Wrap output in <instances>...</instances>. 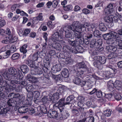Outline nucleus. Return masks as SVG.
<instances>
[{
    "mask_svg": "<svg viewBox=\"0 0 122 122\" xmlns=\"http://www.w3.org/2000/svg\"><path fill=\"white\" fill-rule=\"evenodd\" d=\"M81 33L79 32L78 33H75V37L77 39H80L79 41V42L80 43L82 40L81 39L82 37V35Z\"/></svg>",
    "mask_w": 122,
    "mask_h": 122,
    "instance_id": "2f4dec72",
    "label": "nucleus"
},
{
    "mask_svg": "<svg viewBox=\"0 0 122 122\" xmlns=\"http://www.w3.org/2000/svg\"><path fill=\"white\" fill-rule=\"evenodd\" d=\"M17 102L13 99H9L7 102L8 105L10 106L14 107L15 106Z\"/></svg>",
    "mask_w": 122,
    "mask_h": 122,
    "instance_id": "4be33fe9",
    "label": "nucleus"
},
{
    "mask_svg": "<svg viewBox=\"0 0 122 122\" xmlns=\"http://www.w3.org/2000/svg\"><path fill=\"white\" fill-rule=\"evenodd\" d=\"M95 61L93 62V65L96 67H97L99 69H101L102 67V64L99 61L97 60H94Z\"/></svg>",
    "mask_w": 122,
    "mask_h": 122,
    "instance_id": "a878e982",
    "label": "nucleus"
},
{
    "mask_svg": "<svg viewBox=\"0 0 122 122\" xmlns=\"http://www.w3.org/2000/svg\"><path fill=\"white\" fill-rule=\"evenodd\" d=\"M63 30L65 33V36L66 38H71V35L70 32V31L69 30L67 29V30H65L64 27Z\"/></svg>",
    "mask_w": 122,
    "mask_h": 122,
    "instance_id": "bb28decb",
    "label": "nucleus"
},
{
    "mask_svg": "<svg viewBox=\"0 0 122 122\" xmlns=\"http://www.w3.org/2000/svg\"><path fill=\"white\" fill-rule=\"evenodd\" d=\"M53 49H55L57 50H60L61 47L60 44L59 43L56 42L53 43L52 46Z\"/></svg>",
    "mask_w": 122,
    "mask_h": 122,
    "instance_id": "b1692460",
    "label": "nucleus"
},
{
    "mask_svg": "<svg viewBox=\"0 0 122 122\" xmlns=\"http://www.w3.org/2000/svg\"><path fill=\"white\" fill-rule=\"evenodd\" d=\"M61 75L65 78L69 76V72L68 70L66 68H64L61 72Z\"/></svg>",
    "mask_w": 122,
    "mask_h": 122,
    "instance_id": "393cba45",
    "label": "nucleus"
},
{
    "mask_svg": "<svg viewBox=\"0 0 122 122\" xmlns=\"http://www.w3.org/2000/svg\"><path fill=\"white\" fill-rule=\"evenodd\" d=\"M106 49L108 51L113 53L117 51V47L113 45H110L107 46Z\"/></svg>",
    "mask_w": 122,
    "mask_h": 122,
    "instance_id": "2eb2a0df",
    "label": "nucleus"
},
{
    "mask_svg": "<svg viewBox=\"0 0 122 122\" xmlns=\"http://www.w3.org/2000/svg\"><path fill=\"white\" fill-rule=\"evenodd\" d=\"M89 23L85 22L84 24H81L79 26L78 31L81 33H82L86 31V27H89Z\"/></svg>",
    "mask_w": 122,
    "mask_h": 122,
    "instance_id": "9d476101",
    "label": "nucleus"
},
{
    "mask_svg": "<svg viewBox=\"0 0 122 122\" xmlns=\"http://www.w3.org/2000/svg\"><path fill=\"white\" fill-rule=\"evenodd\" d=\"M18 72L14 68L11 67L8 69V71H5L2 74L4 78L7 79L15 80V77L17 78H21L23 75L20 70H18Z\"/></svg>",
    "mask_w": 122,
    "mask_h": 122,
    "instance_id": "f03ea898",
    "label": "nucleus"
},
{
    "mask_svg": "<svg viewBox=\"0 0 122 122\" xmlns=\"http://www.w3.org/2000/svg\"><path fill=\"white\" fill-rule=\"evenodd\" d=\"M116 56V55L115 54L112 53L108 55L107 56V57L108 59H110L112 58H115Z\"/></svg>",
    "mask_w": 122,
    "mask_h": 122,
    "instance_id": "de8ad7c7",
    "label": "nucleus"
},
{
    "mask_svg": "<svg viewBox=\"0 0 122 122\" xmlns=\"http://www.w3.org/2000/svg\"><path fill=\"white\" fill-rule=\"evenodd\" d=\"M103 113L105 116L109 117L110 116L111 112L110 109H108L104 111Z\"/></svg>",
    "mask_w": 122,
    "mask_h": 122,
    "instance_id": "4c0bfd02",
    "label": "nucleus"
},
{
    "mask_svg": "<svg viewBox=\"0 0 122 122\" xmlns=\"http://www.w3.org/2000/svg\"><path fill=\"white\" fill-rule=\"evenodd\" d=\"M86 122H94V117H86Z\"/></svg>",
    "mask_w": 122,
    "mask_h": 122,
    "instance_id": "79ce46f5",
    "label": "nucleus"
},
{
    "mask_svg": "<svg viewBox=\"0 0 122 122\" xmlns=\"http://www.w3.org/2000/svg\"><path fill=\"white\" fill-rule=\"evenodd\" d=\"M87 82L86 81H80V83L79 85H81V87L83 86H86V83Z\"/></svg>",
    "mask_w": 122,
    "mask_h": 122,
    "instance_id": "69168bd1",
    "label": "nucleus"
},
{
    "mask_svg": "<svg viewBox=\"0 0 122 122\" xmlns=\"http://www.w3.org/2000/svg\"><path fill=\"white\" fill-rule=\"evenodd\" d=\"M29 62H30L28 66H30V67L34 68H35L36 66H35V65L34 64V63L33 61L31 60H30L29 61Z\"/></svg>",
    "mask_w": 122,
    "mask_h": 122,
    "instance_id": "052dcab7",
    "label": "nucleus"
},
{
    "mask_svg": "<svg viewBox=\"0 0 122 122\" xmlns=\"http://www.w3.org/2000/svg\"><path fill=\"white\" fill-rule=\"evenodd\" d=\"M48 115L50 118L57 119L58 114L56 111L50 110L48 112Z\"/></svg>",
    "mask_w": 122,
    "mask_h": 122,
    "instance_id": "9b49d317",
    "label": "nucleus"
},
{
    "mask_svg": "<svg viewBox=\"0 0 122 122\" xmlns=\"http://www.w3.org/2000/svg\"><path fill=\"white\" fill-rule=\"evenodd\" d=\"M63 8L65 10L68 11L72 9V6L71 5H69L65 6H64Z\"/></svg>",
    "mask_w": 122,
    "mask_h": 122,
    "instance_id": "a18cd8bd",
    "label": "nucleus"
},
{
    "mask_svg": "<svg viewBox=\"0 0 122 122\" xmlns=\"http://www.w3.org/2000/svg\"><path fill=\"white\" fill-rule=\"evenodd\" d=\"M52 76L54 78L56 79L57 80L61 81L62 79V77H63L62 75L61 74H59L56 75H53Z\"/></svg>",
    "mask_w": 122,
    "mask_h": 122,
    "instance_id": "f704fd0d",
    "label": "nucleus"
},
{
    "mask_svg": "<svg viewBox=\"0 0 122 122\" xmlns=\"http://www.w3.org/2000/svg\"><path fill=\"white\" fill-rule=\"evenodd\" d=\"M116 44L120 48L122 49V40L117 39L116 40Z\"/></svg>",
    "mask_w": 122,
    "mask_h": 122,
    "instance_id": "c9c22d12",
    "label": "nucleus"
},
{
    "mask_svg": "<svg viewBox=\"0 0 122 122\" xmlns=\"http://www.w3.org/2000/svg\"><path fill=\"white\" fill-rule=\"evenodd\" d=\"M48 97V101H50L52 103H55L57 101L52 95H49Z\"/></svg>",
    "mask_w": 122,
    "mask_h": 122,
    "instance_id": "72a5a7b5",
    "label": "nucleus"
},
{
    "mask_svg": "<svg viewBox=\"0 0 122 122\" xmlns=\"http://www.w3.org/2000/svg\"><path fill=\"white\" fill-rule=\"evenodd\" d=\"M59 2V0H54L52 2V6L54 8L56 7Z\"/></svg>",
    "mask_w": 122,
    "mask_h": 122,
    "instance_id": "09e8293b",
    "label": "nucleus"
},
{
    "mask_svg": "<svg viewBox=\"0 0 122 122\" xmlns=\"http://www.w3.org/2000/svg\"><path fill=\"white\" fill-rule=\"evenodd\" d=\"M92 84L90 82L88 81L86 83V86L83 88L84 90H89L92 87Z\"/></svg>",
    "mask_w": 122,
    "mask_h": 122,
    "instance_id": "c85d7f7f",
    "label": "nucleus"
},
{
    "mask_svg": "<svg viewBox=\"0 0 122 122\" xmlns=\"http://www.w3.org/2000/svg\"><path fill=\"white\" fill-rule=\"evenodd\" d=\"M86 114V112L83 113L82 114L81 118L82 119L79 120V122H85L86 121V117H87Z\"/></svg>",
    "mask_w": 122,
    "mask_h": 122,
    "instance_id": "7c9ffc66",
    "label": "nucleus"
},
{
    "mask_svg": "<svg viewBox=\"0 0 122 122\" xmlns=\"http://www.w3.org/2000/svg\"><path fill=\"white\" fill-rule=\"evenodd\" d=\"M30 32V29H25L24 31V36H25L29 34Z\"/></svg>",
    "mask_w": 122,
    "mask_h": 122,
    "instance_id": "e2e57ef3",
    "label": "nucleus"
},
{
    "mask_svg": "<svg viewBox=\"0 0 122 122\" xmlns=\"http://www.w3.org/2000/svg\"><path fill=\"white\" fill-rule=\"evenodd\" d=\"M108 88L110 91L112 92L114 90V84L112 80H110L107 82Z\"/></svg>",
    "mask_w": 122,
    "mask_h": 122,
    "instance_id": "6ab92c4d",
    "label": "nucleus"
},
{
    "mask_svg": "<svg viewBox=\"0 0 122 122\" xmlns=\"http://www.w3.org/2000/svg\"><path fill=\"white\" fill-rule=\"evenodd\" d=\"M78 29L79 27H78V28H77V27L73 25L72 24L71 26H67L64 27V29L65 30L68 29L70 31L71 30H72L74 32H80L78 31L79 30Z\"/></svg>",
    "mask_w": 122,
    "mask_h": 122,
    "instance_id": "f8f14e48",
    "label": "nucleus"
},
{
    "mask_svg": "<svg viewBox=\"0 0 122 122\" xmlns=\"http://www.w3.org/2000/svg\"><path fill=\"white\" fill-rule=\"evenodd\" d=\"M15 77V79L14 80H16V81H18L19 83H15V84H19L22 87H24L27 85V82L24 80L23 81L22 79L23 76L21 78H20V77H19V79L17 78V77Z\"/></svg>",
    "mask_w": 122,
    "mask_h": 122,
    "instance_id": "4468645a",
    "label": "nucleus"
},
{
    "mask_svg": "<svg viewBox=\"0 0 122 122\" xmlns=\"http://www.w3.org/2000/svg\"><path fill=\"white\" fill-rule=\"evenodd\" d=\"M69 54L67 52L64 53V54L60 53L59 56L60 58L65 59V61L66 64H70L73 62V61L69 55Z\"/></svg>",
    "mask_w": 122,
    "mask_h": 122,
    "instance_id": "6e6552de",
    "label": "nucleus"
},
{
    "mask_svg": "<svg viewBox=\"0 0 122 122\" xmlns=\"http://www.w3.org/2000/svg\"><path fill=\"white\" fill-rule=\"evenodd\" d=\"M3 78L2 76L0 75V85H3V86L5 90L8 92H10L12 89H15L16 87L15 83H19V82L16 80H12L11 79H7L6 81H4L3 83H2V81Z\"/></svg>",
    "mask_w": 122,
    "mask_h": 122,
    "instance_id": "7ed1b4c3",
    "label": "nucleus"
},
{
    "mask_svg": "<svg viewBox=\"0 0 122 122\" xmlns=\"http://www.w3.org/2000/svg\"><path fill=\"white\" fill-rule=\"evenodd\" d=\"M105 12L106 14L108 15L109 14H113L112 13H114L115 11L114 9L113 8V5L112 4H109L106 7L105 10Z\"/></svg>",
    "mask_w": 122,
    "mask_h": 122,
    "instance_id": "1a4fd4ad",
    "label": "nucleus"
},
{
    "mask_svg": "<svg viewBox=\"0 0 122 122\" xmlns=\"http://www.w3.org/2000/svg\"><path fill=\"white\" fill-rule=\"evenodd\" d=\"M105 79H108L111 78L112 76V74L109 71L106 72L104 74Z\"/></svg>",
    "mask_w": 122,
    "mask_h": 122,
    "instance_id": "473e14b6",
    "label": "nucleus"
},
{
    "mask_svg": "<svg viewBox=\"0 0 122 122\" xmlns=\"http://www.w3.org/2000/svg\"><path fill=\"white\" fill-rule=\"evenodd\" d=\"M83 97L81 96H79L76 97L74 100L75 101V102H78L77 105L79 107H82L83 105L82 100Z\"/></svg>",
    "mask_w": 122,
    "mask_h": 122,
    "instance_id": "dca6fc26",
    "label": "nucleus"
},
{
    "mask_svg": "<svg viewBox=\"0 0 122 122\" xmlns=\"http://www.w3.org/2000/svg\"><path fill=\"white\" fill-rule=\"evenodd\" d=\"M81 79L78 77H76L73 80V82L76 84H79L80 83Z\"/></svg>",
    "mask_w": 122,
    "mask_h": 122,
    "instance_id": "ea45409f",
    "label": "nucleus"
},
{
    "mask_svg": "<svg viewBox=\"0 0 122 122\" xmlns=\"http://www.w3.org/2000/svg\"><path fill=\"white\" fill-rule=\"evenodd\" d=\"M3 92H0V100L1 99H5L6 98L5 95L3 93Z\"/></svg>",
    "mask_w": 122,
    "mask_h": 122,
    "instance_id": "13d9d810",
    "label": "nucleus"
},
{
    "mask_svg": "<svg viewBox=\"0 0 122 122\" xmlns=\"http://www.w3.org/2000/svg\"><path fill=\"white\" fill-rule=\"evenodd\" d=\"M84 39H84H83L82 40H81L80 43L82 44L84 42L86 44H88L89 43V41L90 40L88 39L86 37H85Z\"/></svg>",
    "mask_w": 122,
    "mask_h": 122,
    "instance_id": "6e6d98bb",
    "label": "nucleus"
},
{
    "mask_svg": "<svg viewBox=\"0 0 122 122\" xmlns=\"http://www.w3.org/2000/svg\"><path fill=\"white\" fill-rule=\"evenodd\" d=\"M54 98L57 101L60 98L59 93L57 92H56L52 95Z\"/></svg>",
    "mask_w": 122,
    "mask_h": 122,
    "instance_id": "864d4df0",
    "label": "nucleus"
},
{
    "mask_svg": "<svg viewBox=\"0 0 122 122\" xmlns=\"http://www.w3.org/2000/svg\"><path fill=\"white\" fill-rule=\"evenodd\" d=\"M76 76L80 77H81L84 72L87 69V68L85 63L82 62L78 63L77 66Z\"/></svg>",
    "mask_w": 122,
    "mask_h": 122,
    "instance_id": "423d86ee",
    "label": "nucleus"
},
{
    "mask_svg": "<svg viewBox=\"0 0 122 122\" xmlns=\"http://www.w3.org/2000/svg\"><path fill=\"white\" fill-rule=\"evenodd\" d=\"M114 97L116 100L119 101L121 99V96L119 94L114 93Z\"/></svg>",
    "mask_w": 122,
    "mask_h": 122,
    "instance_id": "e433bc0d",
    "label": "nucleus"
},
{
    "mask_svg": "<svg viewBox=\"0 0 122 122\" xmlns=\"http://www.w3.org/2000/svg\"><path fill=\"white\" fill-rule=\"evenodd\" d=\"M63 31L62 29L56 31L53 34L52 39L53 41H57L60 43L64 44V41L62 40L64 37Z\"/></svg>",
    "mask_w": 122,
    "mask_h": 122,
    "instance_id": "39448f33",
    "label": "nucleus"
},
{
    "mask_svg": "<svg viewBox=\"0 0 122 122\" xmlns=\"http://www.w3.org/2000/svg\"><path fill=\"white\" fill-rule=\"evenodd\" d=\"M100 30L102 31H105L107 30V28L104 23H101L99 25Z\"/></svg>",
    "mask_w": 122,
    "mask_h": 122,
    "instance_id": "c756f323",
    "label": "nucleus"
},
{
    "mask_svg": "<svg viewBox=\"0 0 122 122\" xmlns=\"http://www.w3.org/2000/svg\"><path fill=\"white\" fill-rule=\"evenodd\" d=\"M33 88L32 85L29 86H27L26 87V90L28 92H31L33 90Z\"/></svg>",
    "mask_w": 122,
    "mask_h": 122,
    "instance_id": "5fc2aeb1",
    "label": "nucleus"
},
{
    "mask_svg": "<svg viewBox=\"0 0 122 122\" xmlns=\"http://www.w3.org/2000/svg\"><path fill=\"white\" fill-rule=\"evenodd\" d=\"M61 69V66L59 64H56L52 68V70L54 71V72L60 71Z\"/></svg>",
    "mask_w": 122,
    "mask_h": 122,
    "instance_id": "412c9836",
    "label": "nucleus"
},
{
    "mask_svg": "<svg viewBox=\"0 0 122 122\" xmlns=\"http://www.w3.org/2000/svg\"><path fill=\"white\" fill-rule=\"evenodd\" d=\"M115 15L118 18V20H119L121 21H122V15L119 14L117 12L115 14Z\"/></svg>",
    "mask_w": 122,
    "mask_h": 122,
    "instance_id": "774afa93",
    "label": "nucleus"
},
{
    "mask_svg": "<svg viewBox=\"0 0 122 122\" xmlns=\"http://www.w3.org/2000/svg\"><path fill=\"white\" fill-rule=\"evenodd\" d=\"M10 50L12 53H14L16 50V47L14 45L11 46L10 47Z\"/></svg>",
    "mask_w": 122,
    "mask_h": 122,
    "instance_id": "bf43d9fd",
    "label": "nucleus"
},
{
    "mask_svg": "<svg viewBox=\"0 0 122 122\" xmlns=\"http://www.w3.org/2000/svg\"><path fill=\"white\" fill-rule=\"evenodd\" d=\"M102 92L101 91H99L97 92L96 95L98 97L101 98L102 97Z\"/></svg>",
    "mask_w": 122,
    "mask_h": 122,
    "instance_id": "338daca9",
    "label": "nucleus"
},
{
    "mask_svg": "<svg viewBox=\"0 0 122 122\" xmlns=\"http://www.w3.org/2000/svg\"><path fill=\"white\" fill-rule=\"evenodd\" d=\"M77 109L80 114L81 113L82 114L83 113H82L84 112V108L82 107H78Z\"/></svg>",
    "mask_w": 122,
    "mask_h": 122,
    "instance_id": "680f3d73",
    "label": "nucleus"
},
{
    "mask_svg": "<svg viewBox=\"0 0 122 122\" xmlns=\"http://www.w3.org/2000/svg\"><path fill=\"white\" fill-rule=\"evenodd\" d=\"M75 98L73 95H70L66 98V102H65L64 98H62L58 102L55 103L53 105V107L54 108H57L60 112H61L64 110L65 105L69 104L75 102V101L74 99Z\"/></svg>",
    "mask_w": 122,
    "mask_h": 122,
    "instance_id": "f257e3e1",
    "label": "nucleus"
},
{
    "mask_svg": "<svg viewBox=\"0 0 122 122\" xmlns=\"http://www.w3.org/2000/svg\"><path fill=\"white\" fill-rule=\"evenodd\" d=\"M113 95L112 93H110L108 94H105V97L107 99L109 100H110L112 99V97Z\"/></svg>",
    "mask_w": 122,
    "mask_h": 122,
    "instance_id": "58836bf2",
    "label": "nucleus"
},
{
    "mask_svg": "<svg viewBox=\"0 0 122 122\" xmlns=\"http://www.w3.org/2000/svg\"><path fill=\"white\" fill-rule=\"evenodd\" d=\"M35 71L36 72V74L38 75H41L43 73V71L42 69L40 68H36Z\"/></svg>",
    "mask_w": 122,
    "mask_h": 122,
    "instance_id": "3c124183",
    "label": "nucleus"
},
{
    "mask_svg": "<svg viewBox=\"0 0 122 122\" xmlns=\"http://www.w3.org/2000/svg\"><path fill=\"white\" fill-rule=\"evenodd\" d=\"M94 58V60L99 61L102 64H105L106 61V58L104 56H95Z\"/></svg>",
    "mask_w": 122,
    "mask_h": 122,
    "instance_id": "ddd939ff",
    "label": "nucleus"
},
{
    "mask_svg": "<svg viewBox=\"0 0 122 122\" xmlns=\"http://www.w3.org/2000/svg\"><path fill=\"white\" fill-rule=\"evenodd\" d=\"M18 38L16 36L14 35L12 36L11 38L10 39V41L11 42H14L17 40Z\"/></svg>",
    "mask_w": 122,
    "mask_h": 122,
    "instance_id": "603ef678",
    "label": "nucleus"
},
{
    "mask_svg": "<svg viewBox=\"0 0 122 122\" xmlns=\"http://www.w3.org/2000/svg\"><path fill=\"white\" fill-rule=\"evenodd\" d=\"M112 18L111 16H108L107 19H106V21L108 23H111L112 21Z\"/></svg>",
    "mask_w": 122,
    "mask_h": 122,
    "instance_id": "0e129e2a",
    "label": "nucleus"
},
{
    "mask_svg": "<svg viewBox=\"0 0 122 122\" xmlns=\"http://www.w3.org/2000/svg\"><path fill=\"white\" fill-rule=\"evenodd\" d=\"M42 14V13H40L37 16L34 17L33 19V22L35 23H37V21L43 20V16Z\"/></svg>",
    "mask_w": 122,
    "mask_h": 122,
    "instance_id": "a211bd4d",
    "label": "nucleus"
},
{
    "mask_svg": "<svg viewBox=\"0 0 122 122\" xmlns=\"http://www.w3.org/2000/svg\"><path fill=\"white\" fill-rule=\"evenodd\" d=\"M64 110L61 112H60L61 113L60 118L61 120H64L67 118L69 115V113L67 112L64 111Z\"/></svg>",
    "mask_w": 122,
    "mask_h": 122,
    "instance_id": "f3484780",
    "label": "nucleus"
},
{
    "mask_svg": "<svg viewBox=\"0 0 122 122\" xmlns=\"http://www.w3.org/2000/svg\"><path fill=\"white\" fill-rule=\"evenodd\" d=\"M102 43V40L99 39L97 41L95 39L92 40L90 43V46L92 48H100L101 50L103 48L101 47Z\"/></svg>",
    "mask_w": 122,
    "mask_h": 122,
    "instance_id": "0eeeda50",
    "label": "nucleus"
},
{
    "mask_svg": "<svg viewBox=\"0 0 122 122\" xmlns=\"http://www.w3.org/2000/svg\"><path fill=\"white\" fill-rule=\"evenodd\" d=\"M20 69L22 72L25 74L28 72L29 69L28 66L25 65H22L20 67Z\"/></svg>",
    "mask_w": 122,
    "mask_h": 122,
    "instance_id": "5701e85b",
    "label": "nucleus"
},
{
    "mask_svg": "<svg viewBox=\"0 0 122 122\" xmlns=\"http://www.w3.org/2000/svg\"><path fill=\"white\" fill-rule=\"evenodd\" d=\"M77 49L74 47H72L70 49V51L73 53L76 54L77 53Z\"/></svg>",
    "mask_w": 122,
    "mask_h": 122,
    "instance_id": "49530a36",
    "label": "nucleus"
},
{
    "mask_svg": "<svg viewBox=\"0 0 122 122\" xmlns=\"http://www.w3.org/2000/svg\"><path fill=\"white\" fill-rule=\"evenodd\" d=\"M19 56V55L17 53L13 54L11 57V58L13 60H15L17 59Z\"/></svg>",
    "mask_w": 122,
    "mask_h": 122,
    "instance_id": "8fccbe9b",
    "label": "nucleus"
},
{
    "mask_svg": "<svg viewBox=\"0 0 122 122\" xmlns=\"http://www.w3.org/2000/svg\"><path fill=\"white\" fill-rule=\"evenodd\" d=\"M103 39L106 40H107V43L108 44H113L115 41L113 39H116L118 38L119 36L117 33L112 31L107 34L102 35Z\"/></svg>",
    "mask_w": 122,
    "mask_h": 122,
    "instance_id": "20e7f679",
    "label": "nucleus"
},
{
    "mask_svg": "<svg viewBox=\"0 0 122 122\" xmlns=\"http://www.w3.org/2000/svg\"><path fill=\"white\" fill-rule=\"evenodd\" d=\"M27 46V45L26 44L23 45V46L20 48V51L22 52L23 54L25 53L27 51V50L26 49Z\"/></svg>",
    "mask_w": 122,
    "mask_h": 122,
    "instance_id": "cd10ccee",
    "label": "nucleus"
},
{
    "mask_svg": "<svg viewBox=\"0 0 122 122\" xmlns=\"http://www.w3.org/2000/svg\"><path fill=\"white\" fill-rule=\"evenodd\" d=\"M94 36L97 37H100L101 35V34L100 33L99 31L97 30H96L94 33Z\"/></svg>",
    "mask_w": 122,
    "mask_h": 122,
    "instance_id": "a19ab883",
    "label": "nucleus"
},
{
    "mask_svg": "<svg viewBox=\"0 0 122 122\" xmlns=\"http://www.w3.org/2000/svg\"><path fill=\"white\" fill-rule=\"evenodd\" d=\"M72 112L74 116H77L80 114L77 109H73L72 110Z\"/></svg>",
    "mask_w": 122,
    "mask_h": 122,
    "instance_id": "37998d69",
    "label": "nucleus"
},
{
    "mask_svg": "<svg viewBox=\"0 0 122 122\" xmlns=\"http://www.w3.org/2000/svg\"><path fill=\"white\" fill-rule=\"evenodd\" d=\"M42 112L44 114L48 113V112L47 111L46 107H41L40 108Z\"/></svg>",
    "mask_w": 122,
    "mask_h": 122,
    "instance_id": "c03bdc74",
    "label": "nucleus"
},
{
    "mask_svg": "<svg viewBox=\"0 0 122 122\" xmlns=\"http://www.w3.org/2000/svg\"><path fill=\"white\" fill-rule=\"evenodd\" d=\"M28 109L26 107L24 106L19 107L18 109V111L20 113H25L27 112Z\"/></svg>",
    "mask_w": 122,
    "mask_h": 122,
    "instance_id": "aec40b11",
    "label": "nucleus"
},
{
    "mask_svg": "<svg viewBox=\"0 0 122 122\" xmlns=\"http://www.w3.org/2000/svg\"><path fill=\"white\" fill-rule=\"evenodd\" d=\"M32 93L36 98H38L40 96V93L37 91H34L32 92Z\"/></svg>",
    "mask_w": 122,
    "mask_h": 122,
    "instance_id": "4d7b16f0",
    "label": "nucleus"
}]
</instances>
